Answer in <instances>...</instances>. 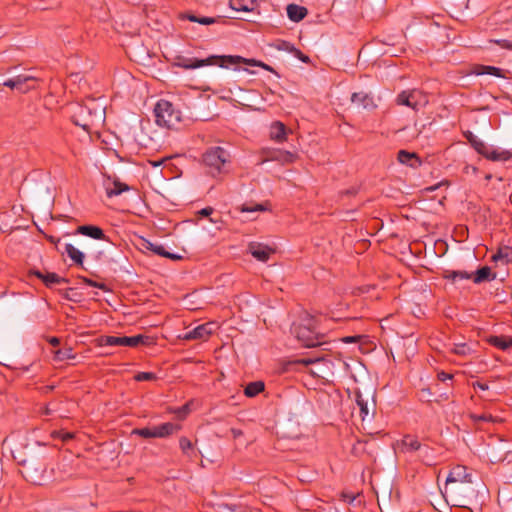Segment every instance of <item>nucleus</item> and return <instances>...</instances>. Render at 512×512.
<instances>
[{"label":"nucleus","instance_id":"a878e982","mask_svg":"<svg viewBox=\"0 0 512 512\" xmlns=\"http://www.w3.org/2000/svg\"><path fill=\"white\" fill-rule=\"evenodd\" d=\"M64 252L76 264H78V265H82L83 264L84 254L79 249L74 247L72 244L66 243L65 246H64Z\"/></svg>","mask_w":512,"mask_h":512},{"label":"nucleus","instance_id":"58836bf2","mask_svg":"<svg viewBox=\"0 0 512 512\" xmlns=\"http://www.w3.org/2000/svg\"><path fill=\"white\" fill-rule=\"evenodd\" d=\"M14 79L16 87H21L22 84L38 83V79L31 75H17Z\"/></svg>","mask_w":512,"mask_h":512},{"label":"nucleus","instance_id":"473e14b6","mask_svg":"<svg viewBox=\"0 0 512 512\" xmlns=\"http://www.w3.org/2000/svg\"><path fill=\"white\" fill-rule=\"evenodd\" d=\"M402 447L406 451H416L420 449L421 444L417 438L407 435L402 439Z\"/></svg>","mask_w":512,"mask_h":512},{"label":"nucleus","instance_id":"052dcab7","mask_svg":"<svg viewBox=\"0 0 512 512\" xmlns=\"http://www.w3.org/2000/svg\"><path fill=\"white\" fill-rule=\"evenodd\" d=\"M475 388H479L480 390H487L488 385L486 383L476 382L473 384Z\"/></svg>","mask_w":512,"mask_h":512},{"label":"nucleus","instance_id":"5701e85b","mask_svg":"<svg viewBox=\"0 0 512 512\" xmlns=\"http://www.w3.org/2000/svg\"><path fill=\"white\" fill-rule=\"evenodd\" d=\"M143 247L145 249L153 252L154 254L162 256V257L170 258L173 260H178L181 258L180 256H178L176 254L167 252L165 250L164 246L161 244H158V243H152L150 241H145V243L143 244Z\"/></svg>","mask_w":512,"mask_h":512},{"label":"nucleus","instance_id":"f03ea898","mask_svg":"<svg viewBox=\"0 0 512 512\" xmlns=\"http://www.w3.org/2000/svg\"><path fill=\"white\" fill-rule=\"evenodd\" d=\"M482 485L473 479L458 482L455 487L445 491V494L451 498L453 505L456 507L467 508V504H478L477 498Z\"/></svg>","mask_w":512,"mask_h":512},{"label":"nucleus","instance_id":"0eeeda50","mask_svg":"<svg viewBox=\"0 0 512 512\" xmlns=\"http://www.w3.org/2000/svg\"><path fill=\"white\" fill-rule=\"evenodd\" d=\"M312 322L313 320L310 319L306 325L300 324L294 329L297 339L305 347H315L321 344L318 333L312 328Z\"/></svg>","mask_w":512,"mask_h":512},{"label":"nucleus","instance_id":"39448f33","mask_svg":"<svg viewBox=\"0 0 512 512\" xmlns=\"http://www.w3.org/2000/svg\"><path fill=\"white\" fill-rule=\"evenodd\" d=\"M428 101L427 95L418 89L402 91L396 97V103L398 105H404L413 110H419L425 107Z\"/></svg>","mask_w":512,"mask_h":512},{"label":"nucleus","instance_id":"393cba45","mask_svg":"<svg viewBox=\"0 0 512 512\" xmlns=\"http://www.w3.org/2000/svg\"><path fill=\"white\" fill-rule=\"evenodd\" d=\"M230 7L235 11L251 12L256 7L255 0H230Z\"/></svg>","mask_w":512,"mask_h":512},{"label":"nucleus","instance_id":"0e129e2a","mask_svg":"<svg viewBox=\"0 0 512 512\" xmlns=\"http://www.w3.org/2000/svg\"><path fill=\"white\" fill-rule=\"evenodd\" d=\"M48 341L52 346H58L60 344V340L57 337H51Z\"/></svg>","mask_w":512,"mask_h":512},{"label":"nucleus","instance_id":"ddd939ff","mask_svg":"<svg viewBox=\"0 0 512 512\" xmlns=\"http://www.w3.org/2000/svg\"><path fill=\"white\" fill-rule=\"evenodd\" d=\"M482 156L494 162H506L512 159V150L487 146V153H483Z\"/></svg>","mask_w":512,"mask_h":512},{"label":"nucleus","instance_id":"6e6552de","mask_svg":"<svg viewBox=\"0 0 512 512\" xmlns=\"http://www.w3.org/2000/svg\"><path fill=\"white\" fill-rule=\"evenodd\" d=\"M227 57V55L223 56H210L206 59H196V58H178V61L176 65L178 67L184 68V69H196L203 66L208 65H218L221 68H226V65H222V59Z\"/></svg>","mask_w":512,"mask_h":512},{"label":"nucleus","instance_id":"dca6fc26","mask_svg":"<svg viewBox=\"0 0 512 512\" xmlns=\"http://www.w3.org/2000/svg\"><path fill=\"white\" fill-rule=\"evenodd\" d=\"M270 139L277 142L283 143L287 139V128L284 123L280 121H274L270 125L269 129Z\"/></svg>","mask_w":512,"mask_h":512},{"label":"nucleus","instance_id":"a211bd4d","mask_svg":"<svg viewBox=\"0 0 512 512\" xmlns=\"http://www.w3.org/2000/svg\"><path fill=\"white\" fill-rule=\"evenodd\" d=\"M397 159L400 163L408 165L412 168H417L421 165V160L414 152L400 150L397 154Z\"/></svg>","mask_w":512,"mask_h":512},{"label":"nucleus","instance_id":"a18cd8bd","mask_svg":"<svg viewBox=\"0 0 512 512\" xmlns=\"http://www.w3.org/2000/svg\"><path fill=\"white\" fill-rule=\"evenodd\" d=\"M266 208L262 204H255L253 206L243 205L241 207L242 212H256V211H265Z\"/></svg>","mask_w":512,"mask_h":512},{"label":"nucleus","instance_id":"2f4dec72","mask_svg":"<svg viewBox=\"0 0 512 512\" xmlns=\"http://www.w3.org/2000/svg\"><path fill=\"white\" fill-rule=\"evenodd\" d=\"M130 188L127 184L125 183H122L118 180H115L113 182V187L112 188H107L106 189V193H107V196L108 197H113V196H118L120 195L121 193L125 192V191H128Z\"/></svg>","mask_w":512,"mask_h":512},{"label":"nucleus","instance_id":"ea45409f","mask_svg":"<svg viewBox=\"0 0 512 512\" xmlns=\"http://www.w3.org/2000/svg\"><path fill=\"white\" fill-rule=\"evenodd\" d=\"M356 402L360 409L362 419H365V417L369 415V408L367 402L361 397L360 394H357Z\"/></svg>","mask_w":512,"mask_h":512},{"label":"nucleus","instance_id":"6ab92c4d","mask_svg":"<svg viewBox=\"0 0 512 512\" xmlns=\"http://www.w3.org/2000/svg\"><path fill=\"white\" fill-rule=\"evenodd\" d=\"M486 340L490 345H492L500 350H503V351H506V350L512 348V336L492 335V336L487 337Z\"/></svg>","mask_w":512,"mask_h":512},{"label":"nucleus","instance_id":"9b49d317","mask_svg":"<svg viewBox=\"0 0 512 512\" xmlns=\"http://www.w3.org/2000/svg\"><path fill=\"white\" fill-rule=\"evenodd\" d=\"M248 251L254 258L261 262L268 261L270 256L275 253L273 247L259 242H251L248 245Z\"/></svg>","mask_w":512,"mask_h":512},{"label":"nucleus","instance_id":"a19ab883","mask_svg":"<svg viewBox=\"0 0 512 512\" xmlns=\"http://www.w3.org/2000/svg\"><path fill=\"white\" fill-rule=\"evenodd\" d=\"M453 352L457 355H468L471 352L470 347L465 343L454 344Z\"/></svg>","mask_w":512,"mask_h":512},{"label":"nucleus","instance_id":"7ed1b4c3","mask_svg":"<svg viewBox=\"0 0 512 512\" xmlns=\"http://www.w3.org/2000/svg\"><path fill=\"white\" fill-rule=\"evenodd\" d=\"M157 125L168 129L176 128L182 121V113L171 102L161 99L154 108Z\"/></svg>","mask_w":512,"mask_h":512},{"label":"nucleus","instance_id":"c9c22d12","mask_svg":"<svg viewBox=\"0 0 512 512\" xmlns=\"http://www.w3.org/2000/svg\"><path fill=\"white\" fill-rule=\"evenodd\" d=\"M54 357L56 360L63 361L68 359H74L75 355L73 354L72 348L66 347L56 350L54 352Z\"/></svg>","mask_w":512,"mask_h":512},{"label":"nucleus","instance_id":"4468645a","mask_svg":"<svg viewBox=\"0 0 512 512\" xmlns=\"http://www.w3.org/2000/svg\"><path fill=\"white\" fill-rule=\"evenodd\" d=\"M471 73L477 76L492 75L498 78H506L505 72L495 66L475 64L471 67Z\"/></svg>","mask_w":512,"mask_h":512},{"label":"nucleus","instance_id":"e433bc0d","mask_svg":"<svg viewBox=\"0 0 512 512\" xmlns=\"http://www.w3.org/2000/svg\"><path fill=\"white\" fill-rule=\"evenodd\" d=\"M319 362L330 363V361L325 360L323 357H318V358L307 357V358H302V359H298V360L289 362V365L302 364L304 366H308V365L319 363Z\"/></svg>","mask_w":512,"mask_h":512},{"label":"nucleus","instance_id":"338daca9","mask_svg":"<svg viewBox=\"0 0 512 512\" xmlns=\"http://www.w3.org/2000/svg\"><path fill=\"white\" fill-rule=\"evenodd\" d=\"M501 258H503V255H502L500 252H499V253H497V254H495V255L492 257L493 261H497L498 259H501Z\"/></svg>","mask_w":512,"mask_h":512},{"label":"nucleus","instance_id":"bf43d9fd","mask_svg":"<svg viewBox=\"0 0 512 512\" xmlns=\"http://www.w3.org/2000/svg\"><path fill=\"white\" fill-rule=\"evenodd\" d=\"M212 212H213V209L211 207H206V208H203L202 210H200L199 214L201 216H209Z\"/></svg>","mask_w":512,"mask_h":512},{"label":"nucleus","instance_id":"f3484780","mask_svg":"<svg viewBox=\"0 0 512 512\" xmlns=\"http://www.w3.org/2000/svg\"><path fill=\"white\" fill-rule=\"evenodd\" d=\"M31 274L41 279L47 287H51L54 284H64L69 282L68 279L60 277L58 274L54 272H47L44 274L40 271L34 270L31 271Z\"/></svg>","mask_w":512,"mask_h":512},{"label":"nucleus","instance_id":"e2e57ef3","mask_svg":"<svg viewBox=\"0 0 512 512\" xmlns=\"http://www.w3.org/2000/svg\"><path fill=\"white\" fill-rule=\"evenodd\" d=\"M167 159L166 158H163L161 160H158V161H151L149 160V164H151L153 167H158L160 166L163 162H165Z\"/></svg>","mask_w":512,"mask_h":512},{"label":"nucleus","instance_id":"c756f323","mask_svg":"<svg viewBox=\"0 0 512 512\" xmlns=\"http://www.w3.org/2000/svg\"><path fill=\"white\" fill-rule=\"evenodd\" d=\"M95 342L98 347L120 346L121 336L103 335V336L98 337L95 340Z\"/></svg>","mask_w":512,"mask_h":512},{"label":"nucleus","instance_id":"c85d7f7f","mask_svg":"<svg viewBox=\"0 0 512 512\" xmlns=\"http://www.w3.org/2000/svg\"><path fill=\"white\" fill-rule=\"evenodd\" d=\"M296 158H297L296 154L291 153L289 151H281V150L274 152V154L271 156L272 160L279 161L282 164L293 163L296 160Z\"/></svg>","mask_w":512,"mask_h":512},{"label":"nucleus","instance_id":"4c0bfd02","mask_svg":"<svg viewBox=\"0 0 512 512\" xmlns=\"http://www.w3.org/2000/svg\"><path fill=\"white\" fill-rule=\"evenodd\" d=\"M133 435H138L143 438H155L153 427L136 428L132 430Z\"/></svg>","mask_w":512,"mask_h":512},{"label":"nucleus","instance_id":"13d9d810","mask_svg":"<svg viewBox=\"0 0 512 512\" xmlns=\"http://www.w3.org/2000/svg\"><path fill=\"white\" fill-rule=\"evenodd\" d=\"M452 377L453 376L451 374L443 372V371L438 373V379L440 381L450 380V379H452Z\"/></svg>","mask_w":512,"mask_h":512},{"label":"nucleus","instance_id":"cd10ccee","mask_svg":"<svg viewBox=\"0 0 512 512\" xmlns=\"http://www.w3.org/2000/svg\"><path fill=\"white\" fill-rule=\"evenodd\" d=\"M265 388V384L262 381H254L247 384V386L244 389V394L247 397H255L259 393L263 392Z\"/></svg>","mask_w":512,"mask_h":512},{"label":"nucleus","instance_id":"6e6d98bb","mask_svg":"<svg viewBox=\"0 0 512 512\" xmlns=\"http://www.w3.org/2000/svg\"><path fill=\"white\" fill-rule=\"evenodd\" d=\"M360 339L359 336H346L341 339L343 343H354Z\"/></svg>","mask_w":512,"mask_h":512},{"label":"nucleus","instance_id":"b1692460","mask_svg":"<svg viewBox=\"0 0 512 512\" xmlns=\"http://www.w3.org/2000/svg\"><path fill=\"white\" fill-rule=\"evenodd\" d=\"M286 10L288 18L293 22H299L307 15V9L296 4H289Z\"/></svg>","mask_w":512,"mask_h":512},{"label":"nucleus","instance_id":"774afa93","mask_svg":"<svg viewBox=\"0 0 512 512\" xmlns=\"http://www.w3.org/2000/svg\"><path fill=\"white\" fill-rule=\"evenodd\" d=\"M344 497L349 501V502H352L355 497L354 496H348V495H344Z\"/></svg>","mask_w":512,"mask_h":512},{"label":"nucleus","instance_id":"5fc2aeb1","mask_svg":"<svg viewBox=\"0 0 512 512\" xmlns=\"http://www.w3.org/2000/svg\"><path fill=\"white\" fill-rule=\"evenodd\" d=\"M74 436H75V435H74V433H72V432H64V431H62V433H61V440H62L63 442H67V441H69V440L73 439V438H74Z\"/></svg>","mask_w":512,"mask_h":512},{"label":"nucleus","instance_id":"603ef678","mask_svg":"<svg viewBox=\"0 0 512 512\" xmlns=\"http://www.w3.org/2000/svg\"><path fill=\"white\" fill-rule=\"evenodd\" d=\"M496 44L500 45L504 49L512 50V41L502 39V40H496Z\"/></svg>","mask_w":512,"mask_h":512},{"label":"nucleus","instance_id":"72a5a7b5","mask_svg":"<svg viewBox=\"0 0 512 512\" xmlns=\"http://www.w3.org/2000/svg\"><path fill=\"white\" fill-rule=\"evenodd\" d=\"M472 274H469L466 271H450L447 270L444 273V278L451 280L452 282H456L458 280L470 279Z\"/></svg>","mask_w":512,"mask_h":512},{"label":"nucleus","instance_id":"2eb2a0df","mask_svg":"<svg viewBox=\"0 0 512 512\" xmlns=\"http://www.w3.org/2000/svg\"><path fill=\"white\" fill-rule=\"evenodd\" d=\"M154 341L151 337L146 335H135V336H121L120 346L137 347L139 345H151Z\"/></svg>","mask_w":512,"mask_h":512},{"label":"nucleus","instance_id":"9d476101","mask_svg":"<svg viewBox=\"0 0 512 512\" xmlns=\"http://www.w3.org/2000/svg\"><path fill=\"white\" fill-rule=\"evenodd\" d=\"M238 64L257 66V67H261L264 70L274 72V69L271 66H269L268 64H266L262 61H259V60L247 59V58H244L242 56H237V55H227V57L222 59V65H226V68H228L229 66L238 65Z\"/></svg>","mask_w":512,"mask_h":512},{"label":"nucleus","instance_id":"4be33fe9","mask_svg":"<svg viewBox=\"0 0 512 512\" xmlns=\"http://www.w3.org/2000/svg\"><path fill=\"white\" fill-rule=\"evenodd\" d=\"M77 233L97 240H104L106 236L100 227L93 225H82L77 228Z\"/></svg>","mask_w":512,"mask_h":512},{"label":"nucleus","instance_id":"f704fd0d","mask_svg":"<svg viewBox=\"0 0 512 512\" xmlns=\"http://www.w3.org/2000/svg\"><path fill=\"white\" fill-rule=\"evenodd\" d=\"M183 19H188L191 22H196L202 25H211L216 22V19L213 17H197L193 14H184L182 15Z\"/></svg>","mask_w":512,"mask_h":512},{"label":"nucleus","instance_id":"680f3d73","mask_svg":"<svg viewBox=\"0 0 512 512\" xmlns=\"http://www.w3.org/2000/svg\"><path fill=\"white\" fill-rule=\"evenodd\" d=\"M231 433H232V436L234 439L242 436V434H243V432L241 430L235 429V428L231 429Z\"/></svg>","mask_w":512,"mask_h":512},{"label":"nucleus","instance_id":"412c9836","mask_svg":"<svg viewBox=\"0 0 512 512\" xmlns=\"http://www.w3.org/2000/svg\"><path fill=\"white\" fill-rule=\"evenodd\" d=\"M153 428L155 432V438H164L176 433L180 427L178 424L166 422L157 426H153Z\"/></svg>","mask_w":512,"mask_h":512},{"label":"nucleus","instance_id":"79ce46f5","mask_svg":"<svg viewBox=\"0 0 512 512\" xmlns=\"http://www.w3.org/2000/svg\"><path fill=\"white\" fill-rule=\"evenodd\" d=\"M134 378L136 381H152L155 380L157 377L152 372H139L138 374L135 375Z\"/></svg>","mask_w":512,"mask_h":512},{"label":"nucleus","instance_id":"de8ad7c7","mask_svg":"<svg viewBox=\"0 0 512 512\" xmlns=\"http://www.w3.org/2000/svg\"><path fill=\"white\" fill-rule=\"evenodd\" d=\"M276 48L279 50H285V51H288L291 53L294 50L295 46L287 41H280L277 44Z\"/></svg>","mask_w":512,"mask_h":512},{"label":"nucleus","instance_id":"bb28decb","mask_svg":"<svg viewBox=\"0 0 512 512\" xmlns=\"http://www.w3.org/2000/svg\"><path fill=\"white\" fill-rule=\"evenodd\" d=\"M495 277L496 275L491 273V268L488 266H484L477 270L473 278V281L478 284L485 281L494 280Z\"/></svg>","mask_w":512,"mask_h":512},{"label":"nucleus","instance_id":"f8f14e48","mask_svg":"<svg viewBox=\"0 0 512 512\" xmlns=\"http://www.w3.org/2000/svg\"><path fill=\"white\" fill-rule=\"evenodd\" d=\"M211 334H212V323H205V324L195 327L191 331H188L183 336V339H185V340H196V339L206 340Z\"/></svg>","mask_w":512,"mask_h":512},{"label":"nucleus","instance_id":"09e8293b","mask_svg":"<svg viewBox=\"0 0 512 512\" xmlns=\"http://www.w3.org/2000/svg\"><path fill=\"white\" fill-rule=\"evenodd\" d=\"M38 83H29V84H22L21 87H16V90H18L21 93H27L28 91L32 89L37 88Z\"/></svg>","mask_w":512,"mask_h":512},{"label":"nucleus","instance_id":"c03bdc74","mask_svg":"<svg viewBox=\"0 0 512 512\" xmlns=\"http://www.w3.org/2000/svg\"><path fill=\"white\" fill-rule=\"evenodd\" d=\"M472 419L475 422H479V421L495 422L496 421V418L488 413H483L481 415H472Z\"/></svg>","mask_w":512,"mask_h":512},{"label":"nucleus","instance_id":"4d7b16f0","mask_svg":"<svg viewBox=\"0 0 512 512\" xmlns=\"http://www.w3.org/2000/svg\"><path fill=\"white\" fill-rule=\"evenodd\" d=\"M84 282L87 283L89 286L98 287L100 289H105V285L104 284H99V283H97V282H95L93 280L84 278Z\"/></svg>","mask_w":512,"mask_h":512},{"label":"nucleus","instance_id":"20e7f679","mask_svg":"<svg viewBox=\"0 0 512 512\" xmlns=\"http://www.w3.org/2000/svg\"><path fill=\"white\" fill-rule=\"evenodd\" d=\"M229 154L222 147H211L203 155V162L207 168V172L215 177L222 173V168L228 161Z\"/></svg>","mask_w":512,"mask_h":512},{"label":"nucleus","instance_id":"423d86ee","mask_svg":"<svg viewBox=\"0 0 512 512\" xmlns=\"http://www.w3.org/2000/svg\"><path fill=\"white\" fill-rule=\"evenodd\" d=\"M46 466L43 462L27 461L22 462V474L31 483L41 485L45 480Z\"/></svg>","mask_w":512,"mask_h":512},{"label":"nucleus","instance_id":"49530a36","mask_svg":"<svg viewBox=\"0 0 512 512\" xmlns=\"http://www.w3.org/2000/svg\"><path fill=\"white\" fill-rule=\"evenodd\" d=\"M179 445L181 450L186 454H188L189 450H192V442L186 437L180 439Z\"/></svg>","mask_w":512,"mask_h":512},{"label":"nucleus","instance_id":"37998d69","mask_svg":"<svg viewBox=\"0 0 512 512\" xmlns=\"http://www.w3.org/2000/svg\"><path fill=\"white\" fill-rule=\"evenodd\" d=\"M489 460L491 462H500L505 459L504 454L497 455L496 454V448L490 447L488 451Z\"/></svg>","mask_w":512,"mask_h":512},{"label":"nucleus","instance_id":"aec40b11","mask_svg":"<svg viewBox=\"0 0 512 512\" xmlns=\"http://www.w3.org/2000/svg\"><path fill=\"white\" fill-rule=\"evenodd\" d=\"M351 102L356 108L368 109L374 106L373 99L365 92L353 93Z\"/></svg>","mask_w":512,"mask_h":512},{"label":"nucleus","instance_id":"7c9ffc66","mask_svg":"<svg viewBox=\"0 0 512 512\" xmlns=\"http://www.w3.org/2000/svg\"><path fill=\"white\" fill-rule=\"evenodd\" d=\"M466 138L468 139L471 146L481 155L483 153H487V146L481 139H479L477 136L473 135L472 132H469L466 135Z\"/></svg>","mask_w":512,"mask_h":512},{"label":"nucleus","instance_id":"864d4df0","mask_svg":"<svg viewBox=\"0 0 512 512\" xmlns=\"http://www.w3.org/2000/svg\"><path fill=\"white\" fill-rule=\"evenodd\" d=\"M0 85L9 87L11 89H16V83H15L14 78L7 79V80H0Z\"/></svg>","mask_w":512,"mask_h":512},{"label":"nucleus","instance_id":"8fccbe9b","mask_svg":"<svg viewBox=\"0 0 512 512\" xmlns=\"http://www.w3.org/2000/svg\"><path fill=\"white\" fill-rule=\"evenodd\" d=\"M294 54V56H296L298 59H300L302 62L304 63H308L309 62V57L305 54H303L299 49H297L296 47L294 48V50L291 52Z\"/></svg>","mask_w":512,"mask_h":512},{"label":"nucleus","instance_id":"1a4fd4ad","mask_svg":"<svg viewBox=\"0 0 512 512\" xmlns=\"http://www.w3.org/2000/svg\"><path fill=\"white\" fill-rule=\"evenodd\" d=\"M467 470L468 469L466 466H454L446 478L445 491L450 490L451 487H455L458 484V482L471 480L472 475L468 473Z\"/></svg>","mask_w":512,"mask_h":512},{"label":"nucleus","instance_id":"69168bd1","mask_svg":"<svg viewBox=\"0 0 512 512\" xmlns=\"http://www.w3.org/2000/svg\"><path fill=\"white\" fill-rule=\"evenodd\" d=\"M61 433H62V431H56V430L52 431L51 432V437L54 438V439H56V438L61 439Z\"/></svg>","mask_w":512,"mask_h":512},{"label":"nucleus","instance_id":"f257e3e1","mask_svg":"<svg viewBox=\"0 0 512 512\" xmlns=\"http://www.w3.org/2000/svg\"><path fill=\"white\" fill-rule=\"evenodd\" d=\"M104 120V103L96 99H88L77 106L72 116L73 123L88 133L100 126Z\"/></svg>","mask_w":512,"mask_h":512},{"label":"nucleus","instance_id":"3c124183","mask_svg":"<svg viewBox=\"0 0 512 512\" xmlns=\"http://www.w3.org/2000/svg\"><path fill=\"white\" fill-rule=\"evenodd\" d=\"M364 446V442L358 441L356 444L353 445L352 453L358 456L360 452L364 450Z\"/></svg>","mask_w":512,"mask_h":512}]
</instances>
